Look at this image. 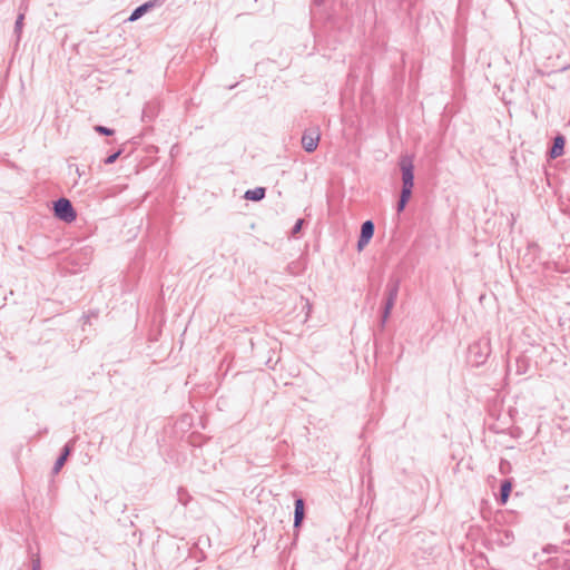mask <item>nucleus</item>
Returning a JSON list of instances; mask_svg holds the SVG:
<instances>
[{"label":"nucleus","instance_id":"obj_1","mask_svg":"<svg viewBox=\"0 0 570 570\" xmlns=\"http://www.w3.org/2000/svg\"><path fill=\"white\" fill-rule=\"evenodd\" d=\"M399 288H400V281L399 279H391L387 284H386V289H385V293H386V297H385V301H384V306H383V311H382V320H381V326L383 327L385 325V323L387 322L390 315H391V312L395 305V302H396V298H397V294H399Z\"/></svg>","mask_w":570,"mask_h":570},{"label":"nucleus","instance_id":"obj_2","mask_svg":"<svg viewBox=\"0 0 570 570\" xmlns=\"http://www.w3.org/2000/svg\"><path fill=\"white\" fill-rule=\"evenodd\" d=\"M399 166L402 173V191L412 194L414 185V165L412 156L403 155L400 158Z\"/></svg>","mask_w":570,"mask_h":570},{"label":"nucleus","instance_id":"obj_3","mask_svg":"<svg viewBox=\"0 0 570 570\" xmlns=\"http://www.w3.org/2000/svg\"><path fill=\"white\" fill-rule=\"evenodd\" d=\"M491 353L489 337H482L469 347V356L475 365L483 364Z\"/></svg>","mask_w":570,"mask_h":570},{"label":"nucleus","instance_id":"obj_4","mask_svg":"<svg viewBox=\"0 0 570 570\" xmlns=\"http://www.w3.org/2000/svg\"><path fill=\"white\" fill-rule=\"evenodd\" d=\"M55 216L66 223H71L76 219L77 214L72 207V204L67 198H59L53 204Z\"/></svg>","mask_w":570,"mask_h":570},{"label":"nucleus","instance_id":"obj_5","mask_svg":"<svg viewBox=\"0 0 570 570\" xmlns=\"http://www.w3.org/2000/svg\"><path fill=\"white\" fill-rule=\"evenodd\" d=\"M318 129H307L304 131L302 137V146L306 153H313L320 142Z\"/></svg>","mask_w":570,"mask_h":570},{"label":"nucleus","instance_id":"obj_6","mask_svg":"<svg viewBox=\"0 0 570 570\" xmlns=\"http://www.w3.org/2000/svg\"><path fill=\"white\" fill-rule=\"evenodd\" d=\"M305 511H304V500L296 499L295 500V510H294V528L298 529L304 520Z\"/></svg>","mask_w":570,"mask_h":570},{"label":"nucleus","instance_id":"obj_7","mask_svg":"<svg viewBox=\"0 0 570 570\" xmlns=\"http://www.w3.org/2000/svg\"><path fill=\"white\" fill-rule=\"evenodd\" d=\"M70 452H71V444L67 443L63 446L61 454L59 455V458L57 459V461H56V463H55V465L52 468V472L53 473H58L62 469L65 462L67 461V459H68V456L70 454Z\"/></svg>","mask_w":570,"mask_h":570},{"label":"nucleus","instance_id":"obj_8","mask_svg":"<svg viewBox=\"0 0 570 570\" xmlns=\"http://www.w3.org/2000/svg\"><path fill=\"white\" fill-rule=\"evenodd\" d=\"M155 6V2L149 1L145 2L144 4L137 7L128 18V21H136L140 19L146 12H148L153 7Z\"/></svg>","mask_w":570,"mask_h":570},{"label":"nucleus","instance_id":"obj_9","mask_svg":"<svg viewBox=\"0 0 570 570\" xmlns=\"http://www.w3.org/2000/svg\"><path fill=\"white\" fill-rule=\"evenodd\" d=\"M564 148V137L563 136H557L553 141V146L550 150L551 158L560 157L563 153Z\"/></svg>","mask_w":570,"mask_h":570},{"label":"nucleus","instance_id":"obj_10","mask_svg":"<svg viewBox=\"0 0 570 570\" xmlns=\"http://www.w3.org/2000/svg\"><path fill=\"white\" fill-rule=\"evenodd\" d=\"M264 197H265V188H263V187H256L254 189H248L244 195L245 199L254 200V202L262 200Z\"/></svg>","mask_w":570,"mask_h":570},{"label":"nucleus","instance_id":"obj_11","mask_svg":"<svg viewBox=\"0 0 570 570\" xmlns=\"http://www.w3.org/2000/svg\"><path fill=\"white\" fill-rule=\"evenodd\" d=\"M529 370V360L525 356H519L515 360V373L518 375L525 374Z\"/></svg>","mask_w":570,"mask_h":570},{"label":"nucleus","instance_id":"obj_12","mask_svg":"<svg viewBox=\"0 0 570 570\" xmlns=\"http://www.w3.org/2000/svg\"><path fill=\"white\" fill-rule=\"evenodd\" d=\"M374 235V224L372 220H366L361 226V236L372 238Z\"/></svg>","mask_w":570,"mask_h":570},{"label":"nucleus","instance_id":"obj_13","mask_svg":"<svg viewBox=\"0 0 570 570\" xmlns=\"http://www.w3.org/2000/svg\"><path fill=\"white\" fill-rule=\"evenodd\" d=\"M511 482L505 480L502 482L501 484V489H500V499H501V502L502 503H505L509 495H510V492H511Z\"/></svg>","mask_w":570,"mask_h":570},{"label":"nucleus","instance_id":"obj_14","mask_svg":"<svg viewBox=\"0 0 570 570\" xmlns=\"http://www.w3.org/2000/svg\"><path fill=\"white\" fill-rule=\"evenodd\" d=\"M411 193H406V191H402L401 190V195H400V199L397 202V212L401 213L402 210H404L409 199L411 198Z\"/></svg>","mask_w":570,"mask_h":570},{"label":"nucleus","instance_id":"obj_15","mask_svg":"<svg viewBox=\"0 0 570 570\" xmlns=\"http://www.w3.org/2000/svg\"><path fill=\"white\" fill-rule=\"evenodd\" d=\"M23 19H24V14L20 13L14 23V33L17 35L18 40L20 39V36H21V31H22V27H23Z\"/></svg>","mask_w":570,"mask_h":570},{"label":"nucleus","instance_id":"obj_16","mask_svg":"<svg viewBox=\"0 0 570 570\" xmlns=\"http://www.w3.org/2000/svg\"><path fill=\"white\" fill-rule=\"evenodd\" d=\"M95 130L101 135H106V136H110L114 134V130L108 128V127H105V126H96L95 127Z\"/></svg>","mask_w":570,"mask_h":570},{"label":"nucleus","instance_id":"obj_17","mask_svg":"<svg viewBox=\"0 0 570 570\" xmlns=\"http://www.w3.org/2000/svg\"><path fill=\"white\" fill-rule=\"evenodd\" d=\"M303 224H304V219H298L295 223V225L292 228V236H296L301 232Z\"/></svg>","mask_w":570,"mask_h":570},{"label":"nucleus","instance_id":"obj_18","mask_svg":"<svg viewBox=\"0 0 570 570\" xmlns=\"http://www.w3.org/2000/svg\"><path fill=\"white\" fill-rule=\"evenodd\" d=\"M370 240H371V238L363 237V236L360 235V238L357 240V248H358V250L363 249L364 246H366Z\"/></svg>","mask_w":570,"mask_h":570},{"label":"nucleus","instance_id":"obj_19","mask_svg":"<svg viewBox=\"0 0 570 570\" xmlns=\"http://www.w3.org/2000/svg\"><path fill=\"white\" fill-rule=\"evenodd\" d=\"M119 155H120V151H117V153H114V154L109 155L105 159V164H107V165L114 164L117 160V158L119 157Z\"/></svg>","mask_w":570,"mask_h":570},{"label":"nucleus","instance_id":"obj_20","mask_svg":"<svg viewBox=\"0 0 570 570\" xmlns=\"http://www.w3.org/2000/svg\"><path fill=\"white\" fill-rule=\"evenodd\" d=\"M32 570H40V561L39 560L32 561Z\"/></svg>","mask_w":570,"mask_h":570},{"label":"nucleus","instance_id":"obj_21","mask_svg":"<svg viewBox=\"0 0 570 570\" xmlns=\"http://www.w3.org/2000/svg\"><path fill=\"white\" fill-rule=\"evenodd\" d=\"M142 117H144V118H145V117H149V116H148V108H145V109H144V111H142Z\"/></svg>","mask_w":570,"mask_h":570},{"label":"nucleus","instance_id":"obj_22","mask_svg":"<svg viewBox=\"0 0 570 570\" xmlns=\"http://www.w3.org/2000/svg\"><path fill=\"white\" fill-rule=\"evenodd\" d=\"M322 3H323V0H315V1H314V4H315V6H321Z\"/></svg>","mask_w":570,"mask_h":570},{"label":"nucleus","instance_id":"obj_23","mask_svg":"<svg viewBox=\"0 0 570 570\" xmlns=\"http://www.w3.org/2000/svg\"><path fill=\"white\" fill-rule=\"evenodd\" d=\"M183 500H186V497L179 498V501L183 502L184 504H186V501H183Z\"/></svg>","mask_w":570,"mask_h":570},{"label":"nucleus","instance_id":"obj_24","mask_svg":"<svg viewBox=\"0 0 570 570\" xmlns=\"http://www.w3.org/2000/svg\"><path fill=\"white\" fill-rule=\"evenodd\" d=\"M183 500H186V497L179 498V501L183 502L184 504H186V501H183Z\"/></svg>","mask_w":570,"mask_h":570}]
</instances>
